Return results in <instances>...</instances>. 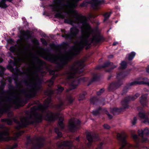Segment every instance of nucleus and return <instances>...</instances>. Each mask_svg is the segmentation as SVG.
<instances>
[{"instance_id": "1", "label": "nucleus", "mask_w": 149, "mask_h": 149, "mask_svg": "<svg viewBox=\"0 0 149 149\" xmlns=\"http://www.w3.org/2000/svg\"><path fill=\"white\" fill-rule=\"evenodd\" d=\"M138 134L139 135L142 137V141L145 142L148 139V138L145 137L146 136L149 134V130L146 128L143 130H138Z\"/></svg>"}, {"instance_id": "2", "label": "nucleus", "mask_w": 149, "mask_h": 149, "mask_svg": "<svg viewBox=\"0 0 149 149\" xmlns=\"http://www.w3.org/2000/svg\"><path fill=\"white\" fill-rule=\"evenodd\" d=\"M117 137L118 140L122 141V145L123 146H124L126 144L127 142L125 139L127 137V135L124 132H122L121 133H118Z\"/></svg>"}, {"instance_id": "3", "label": "nucleus", "mask_w": 149, "mask_h": 149, "mask_svg": "<svg viewBox=\"0 0 149 149\" xmlns=\"http://www.w3.org/2000/svg\"><path fill=\"white\" fill-rule=\"evenodd\" d=\"M90 3L93 6H98L104 3V1H100V0H91Z\"/></svg>"}, {"instance_id": "4", "label": "nucleus", "mask_w": 149, "mask_h": 149, "mask_svg": "<svg viewBox=\"0 0 149 149\" xmlns=\"http://www.w3.org/2000/svg\"><path fill=\"white\" fill-rule=\"evenodd\" d=\"M8 134V133L7 131L0 132V140L8 141L10 140L15 139V138H10L8 139H3L2 138L4 136H6Z\"/></svg>"}, {"instance_id": "5", "label": "nucleus", "mask_w": 149, "mask_h": 149, "mask_svg": "<svg viewBox=\"0 0 149 149\" xmlns=\"http://www.w3.org/2000/svg\"><path fill=\"white\" fill-rule=\"evenodd\" d=\"M147 95H143L141 97L140 99V102L141 104L144 106L146 103V98Z\"/></svg>"}, {"instance_id": "6", "label": "nucleus", "mask_w": 149, "mask_h": 149, "mask_svg": "<svg viewBox=\"0 0 149 149\" xmlns=\"http://www.w3.org/2000/svg\"><path fill=\"white\" fill-rule=\"evenodd\" d=\"M13 0H2L1 2L0 3V6L1 7L5 8L7 7V5L5 3V1L11 2Z\"/></svg>"}, {"instance_id": "7", "label": "nucleus", "mask_w": 149, "mask_h": 149, "mask_svg": "<svg viewBox=\"0 0 149 149\" xmlns=\"http://www.w3.org/2000/svg\"><path fill=\"white\" fill-rule=\"evenodd\" d=\"M75 124V119L74 118L71 119L69 122V127L70 128L74 127Z\"/></svg>"}, {"instance_id": "8", "label": "nucleus", "mask_w": 149, "mask_h": 149, "mask_svg": "<svg viewBox=\"0 0 149 149\" xmlns=\"http://www.w3.org/2000/svg\"><path fill=\"white\" fill-rule=\"evenodd\" d=\"M139 116L142 119H144L146 116L143 111L140 112L138 114Z\"/></svg>"}, {"instance_id": "9", "label": "nucleus", "mask_w": 149, "mask_h": 149, "mask_svg": "<svg viewBox=\"0 0 149 149\" xmlns=\"http://www.w3.org/2000/svg\"><path fill=\"white\" fill-rule=\"evenodd\" d=\"M136 55V53L134 52H131L129 54L128 56V59L129 60H132L134 57Z\"/></svg>"}, {"instance_id": "10", "label": "nucleus", "mask_w": 149, "mask_h": 149, "mask_svg": "<svg viewBox=\"0 0 149 149\" xmlns=\"http://www.w3.org/2000/svg\"><path fill=\"white\" fill-rule=\"evenodd\" d=\"M86 137L89 142H91L93 141L91 133H88Z\"/></svg>"}, {"instance_id": "11", "label": "nucleus", "mask_w": 149, "mask_h": 149, "mask_svg": "<svg viewBox=\"0 0 149 149\" xmlns=\"http://www.w3.org/2000/svg\"><path fill=\"white\" fill-rule=\"evenodd\" d=\"M141 84H149V83L147 79H143V81L139 83Z\"/></svg>"}, {"instance_id": "12", "label": "nucleus", "mask_w": 149, "mask_h": 149, "mask_svg": "<svg viewBox=\"0 0 149 149\" xmlns=\"http://www.w3.org/2000/svg\"><path fill=\"white\" fill-rule=\"evenodd\" d=\"M63 118L62 117H61L59 119L58 124L61 127H63Z\"/></svg>"}, {"instance_id": "13", "label": "nucleus", "mask_w": 149, "mask_h": 149, "mask_svg": "<svg viewBox=\"0 0 149 149\" xmlns=\"http://www.w3.org/2000/svg\"><path fill=\"white\" fill-rule=\"evenodd\" d=\"M143 119H144L143 121V123L146 124H149V123H148V122H149V119L147 116H146Z\"/></svg>"}, {"instance_id": "14", "label": "nucleus", "mask_w": 149, "mask_h": 149, "mask_svg": "<svg viewBox=\"0 0 149 149\" xmlns=\"http://www.w3.org/2000/svg\"><path fill=\"white\" fill-rule=\"evenodd\" d=\"M111 13H106V14H105L104 15L105 18L104 20V21H105L107 19L109 18V16H110V15H111Z\"/></svg>"}, {"instance_id": "15", "label": "nucleus", "mask_w": 149, "mask_h": 149, "mask_svg": "<svg viewBox=\"0 0 149 149\" xmlns=\"http://www.w3.org/2000/svg\"><path fill=\"white\" fill-rule=\"evenodd\" d=\"M121 68L123 69L124 68L126 67L127 65L125 61H123L122 62L121 64Z\"/></svg>"}, {"instance_id": "16", "label": "nucleus", "mask_w": 149, "mask_h": 149, "mask_svg": "<svg viewBox=\"0 0 149 149\" xmlns=\"http://www.w3.org/2000/svg\"><path fill=\"white\" fill-rule=\"evenodd\" d=\"M120 109L116 108L113 109L112 111L113 113H118L120 111Z\"/></svg>"}, {"instance_id": "17", "label": "nucleus", "mask_w": 149, "mask_h": 149, "mask_svg": "<svg viewBox=\"0 0 149 149\" xmlns=\"http://www.w3.org/2000/svg\"><path fill=\"white\" fill-rule=\"evenodd\" d=\"M90 35V33L89 31H87L86 29H85V32L84 33V36L85 37H88Z\"/></svg>"}, {"instance_id": "18", "label": "nucleus", "mask_w": 149, "mask_h": 149, "mask_svg": "<svg viewBox=\"0 0 149 149\" xmlns=\"http://www.w3.org/2000/svg\"><path fill=\"white\" fill-rule=\"evenodd\" d=\"M55 131L59 136L60 137L61 136V133L59 132L57 128H56L55 129Z\"/></svg>"}, {"instance_id": "19", "label": "nucleus", "mask_w": 149, "mask_h": 149, "mask_svg": "<svg viewBox=\"0 0 149 149\" xmlns=\"http://www.w3.org/2000/svg\"><path fill=\"white\" fill-rule=\"evenodd\" d=\"M92 113L94 115H97L99 113V112L97 110H96L93 111Z\"/></svg>"}, {"instance_id": "20", "label": "nucleus", "mask_w": 149, "mask_h": 149, "mask_svg": "<svg viewBox=\"0 0 149 149\" xmlns=\"http://www.w3.org/2000/svg\"><path fill=\"white\" fill-rule=\"evenodd\" d=\"M71 143L69 141H66L64 142V145L66 146H69L71 144Z\"/></svg>"}, {"instance_id": "21", "label": "nucleus", "mask_w": 149, "mask_h": 149, "mask_svg": "<svg viewBox=\"0 0 149 149\" xmlns=\"http://www.w3.org/2000/svg\"><path fill=\"white\" fill-rule=\"evenodd\" d=\"M104 128L106 129H109L110 128V126L107 124H105L103 126Z\"/></svg>"}, {"instance_id": "22", "label": "nucleus", "mask_w": 149, "mask_h": 149, "mask_svg": "<svg viewBox=\"0 0 149 149\" xmlns=\"http://www.w3.org/2000/svg\"><path fill=\"white\" fill-rule=\"evenodd\" d=\"M137 121V119L136 118V117H134V120L132 122V123L133 125H134L136 123V122Z\"/></svg>"}, {"instance_id": "23", "label": "nucleus", "mask_w": 149, "mask_h": 149, "mask_svg": "<svg viewBox=\"0 0 149 149\" xmlns=\"http://www.w3.org/2000/svg\"><path fill=\"white\" fill-rule=\"evenodd\" d=\"M132 136L133 138L135 140H136L137 138V136L135 134H132Z\"/></svg>"}, {"instance_id": "24", "label": "nucleus", "mask_w": 149, "mask_h": 149, "mask_svg": "<svg viewBox=\"0 0 149 149\" xmlns=\"http://www.w3.org/2000/svg\"><path fill=\"white\" fill-rule=\"evenodd\" d=\"M63 90V88L62 87H60L58 88V92H61Z\"/></svg>"}, {"instance_id": "25", "label": "nucleus", "mask_w": 149, "mask_h": 149, "mask_svg": "<svg viewBox=\"0 0 149 149\" xmlns=\"http://www.w3.org/2000/svg\"><path fill=\"white\" fill-rule=\"evenodd\" d=\"M49 114H50V117L49 118V119H48V118H47V119L46 118V119L47 120H50V119L51 118H52V113H49Z\"/></svg>"}, {"instance_id": "26", "label": "nucleus", "mask_w": 149, "mask_h": 149, "mask_svg": "<svg viewBox=\"0 0 149 149\" xmlns=\"http://www.w3.org/2000/svg\"><path fill=\"white\" fill-rule=\"evenodd\" d=\"M104 90L102 89H101L100 91L98 92L97 93V94L98 95H100V93L102 92Z\"/></svg>"}, {"instance_id": "27", "label": "nucleus", "mask_w": 149, "mask_h": 149, "mask_svg": "<svg viewBox=\"0 0 149 149\" xmlns=\"http://www.w3.org/2000/svg\"><path fill=\"white\" fill-rule=\"evenodd\" d=\"M108 116L109 118V119H111L112 118V116L111 115H110L109 114H108Z\"/></svg>"}, {"instance_id": "28", "label": "nucleus", "mask_w": 149, "mask_h": 149, "mask_svg": "<svg viewBox=\"0 0 149 149\" xmlns=\"http://www.w3.org/2000/svg\"><path fill=\"white\" fill-rule=\"evenodd\" d=\"M53 84V82L52 81H50L49 82V85H52Z\"/></svg>"}, {"instance_id": "29", "label": "nucleus", "mask_w": 149, "mask_h": 149, "mask_svg": "<svg viewBox=\"0 0 149 149\" xmlns=\"http://www.w3.org/2000/svg\"><path fill=\"white\" fill-rule=\"evenodd\" d=\"M118 44V42H114V43H113V45H116L117 44Z\"/></svg>"}, {"instance_id": "30", "label": "nucleus", "mask_w": 149, "mask_h": 149, "mask_svg": "<svg viewBox=\"0 0 149 149\" xmlns=\"http://www.w3.org/2000/svg\"><path fill=\"white\" fill-rule=\"evenodd\" d=\"M41 40L43 43L44 44V42L45 41L44 39H41Z\"/></svg>"}, {"instance_id": "31", "label": "nucleus", "mask_w": 149, "mask_h": 149, "mask_svg": "<svg viewBox=\"0 0 149 149\" xmlns=\"http://www.w3.org/2000/svg\"><path fill=\"white\" fill-rule=\"evenodd\" d=\"M22 132H21L18 133L17 135L18 136H19L21 135V133H22Z\"/></svg>"}, {"instance_id": "32", "label": "nucleus", "mask_w": 149, "mask_h": 149, "mask_svg": "<svg viewBox=\"0 0 149 149\" xmlns=\"http://www.w3.org/2000/svg\"><path fill=\"white\" fill-rule=\"evenodd\" d=\"M74 75V74H71V77H70L69 78H71L73 77V76Z\"/></svg>"}, {"instance_id": "33", "label": "nucleus", "mask_w": 149, "mask_h": 149, "mask_svg": "<svg viewBox=\"0 0 149 149\" xmlns=\"http://www.w3.org/2000/svg\"><path fill=\"white\" fill-rule=\"evenodd\" d=\"M76 139L77 140V141H79V137H77L76 138Z\"/></svg>"}, {"instance_id": "34", "label": "nucleus", "mask_w": 149, "mask_h": 149, "mask_svg": "<svg viewBox=\"0 0 149 149\" xmlns=\"http://www.w3.org/2000/svg\"><path fill=\"white\" fill-rule=\"evenodd\" d=\"M146 71H147V72L148 73H149V68H148L147 69Z\"/></svg>"}, {"instance_id": "35", "label": "nucleus", "mask_w": 149, "mask_h": 149, "mask_svg": "<svg viewBox=\"0 0 149 149\" xmlns=\"http://www.w3.org/2000/svg\"><path fill=\"white\" fill-rule=\"evenodd\" d=\"M135 96H136V97H137L139 96V94H136L135 95Z\"/></svg>"}, {"instance_id": "36", "label": "nucleus", "mask_w": 149, "mask_h": 149, "mask_svg": "<svg viewBox=\"0 0 149 149\" xmlns=\"http://www.w3.org/2000/svg\"><path fill=\"white\" fill-rule=\"evenodd\" d=\"M2 61V59H1L0 60V62H1Z\"/></svg>"}, {"instance_id": "37", "label": "nucleus", "mask_w": 149, "mask_h": 149, "mask_svg": "<svg viewBox=\"0 0 149 149\" xmlns=\"http://www.w3.org/2000/svg\"><path fill=\"white\" fill-rule=\"evenodd\" d=\"M11 123V122H10V123H8V124L10 125V124Z\"/></svg>"}, {"instance_id": "38", "label": "nucleus", "mask_w": 149, "mask_h": 149, "mask_svg": "<svg viewBox=\"0 0 149 149\" xmlns=\"http://www.w3.org/2000/svg\"><path fill=\"white\" fill-rule=\"evenodd\" d=\"M21 121L22 122H23V120H21Z\"/></svg>"}, {"instance_id": "39", "label": "nucleus", "mask_w": 149, "mask_h": 149, "mask_svg": "<svg viewBox=\"0 0 149 149\" xmlns=\"http://www.w3.org/2000/svg\"><path fill=\"white\" fill-rule=\"evenodd\" d=\"M72 88H75V87H72Z\"/></svg>"}, {"instance_id": "40", "label": "nucleus", "mask_w": 149, "mask_h": 149, "mask_svg": "<svg viewBox=\"0 0 149 149\" xmlns=\"http://www.w3.org/2000/svg\"><path fill=\"white\" fill-rule=\"evenodd\" d=\"M148 114H149V113H148Z\"/></svg>"}, {"instance_id": "41", "label": "nucleus", "mask_w": 149, "mask_h": 149, "mask_svg": "<svg viewBox=\"0 0 149 149\" xmlns=\"http://www.w3.org/2000/svg\"><path fill=\"white\" fill-rule=\"evenodd\" d=\"M148 123H149V122H148Z\"/></svg>"}]
</instances>
